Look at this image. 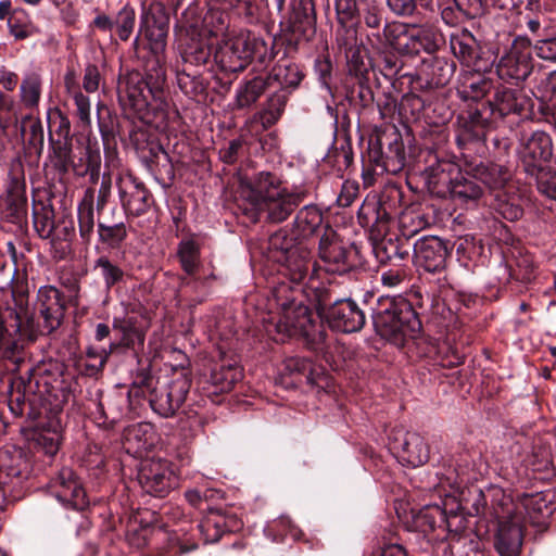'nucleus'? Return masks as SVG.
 <instances>
[{"label": "nucleus", "mask_w": 556, "mask_h": 556, "mask_svg": "<svg viewBox=\"0 0 556 556\" xmlns=\"http://www.w3.org/2000/svg\"><path fill=\"white\" fill-rule=\"evenodd\" d=\"M283 371L293 376H303L307 383L314 384V368L311 359L300 356L287 357L283 361Z\"/></svg>", "instance_id": "58"}, {"label": "nucleus", "mask_w": 556, "mask_h": 556, "mask_svg": "<svg viewBox=\"0 0 556 556\" xmlns=\"http://www.w3.org/2000/svg\"><path fill=\"white\" fill-rule=\"evenodd\" d=\"M323 321L336 331L352 333L363 329L366 317L352 299H336L323 313Z\"/></svg>", "instance_id": "14"}, {"label": "nucleus", "mask_w": 556, "mask_h": 556, "mask_svg": "<svg viewBox=\"0 0 556 556\" xmlns=\"http://www.w3.org/2000/svg\"><path fill=\"white\" fill-rule=\"evenodd\" d=\"M52 146L51 161L53 167L62 175H65L70 170V164L72 159V147L67 141H53L50 137Z\"/></svg>", "instance_id": "59"}, {"label": "nucleus", "mask_w": 556, "mask_h": 556, "mask_svg": "<svg viewBox=\"0 0 556 556\" xmlns=\"http://www.w3.org/2000/svg\"><path fill=\"white\" fill-rule=\"evenodd\" d=\"M153 427L148 422H139L128 427L125 431V440L132 444L136 451H147L153 445Z\"/></svg>", "instance_id": "48"}, {"label": "nucleus", "mask_w": 556, "mask_h": 556, "mask_svg": "<svg viewBox=\"0 0 556 556\" xmlns=\"http://www.w3.org/2000/svg\"><path fill=\"white\" fill-rule=\"evenodd\" d=\"M116 186L121 205L127 215L138 217L149 211L152 195L137 177L131 174L121 176Z\"/></svg>", "instance_id": "15"}, {"label": "nucleus", "mask_w": 556, "mask_h": 556, "mask_svg": "<svg viewBox=\"0 0 556 556\" xmlns=\"http://www.w3.org/2000/svg\"><path fill=\"white\" fill-rule=\"evenodd\" d=\"M394 213V208L384 198H371L364 201L357 217L363 226H370L374 231L381 235L387 231Z\"/></svg>", "instance_id": "22"}, {"label": "nucleus", "mask_w": 556, "mask_h": 556, "mask_svg": "<svg viewBox=\"0 0 556 556\" xmlns=\"http://www.w3.org/2000/svg\"><path fill=\"white\" fill-rule=\"evenodd\" d=\"M392 448L406 464L418 467L429 459V447L417 432L397 430L392 434Z\"/></svg>", "instance_id": "17"}, {"label": "nucleus", "mask_w": 556, "mask_h": 556, "mask_svg": "<svg viewBox=\"0 0 556 556\" xmlns=\"http://www.w3.org/2000/svg\"><path fill=\"white\" fill-rule=\"evenodd\" d=\"M242 372L237 364L216 365L210 375L208 384L212 394L229 392L241 379Z\"/></svg>", "instance_id": "31"}, {"label": "nucleus", "mask_w": 556, "mask_h": 556, "mask_svg": "<svg viewBox=\"0 0 556 556\" xmlns=\"http://www.w3.org/2000/svg\"><path fill=\"white\" fill-rule=\"evenodd\" d=\"M534 97L539 101L538 111L541 115L549 113L556 106L554 102L556 99V73H552L542 79L536 85Z\"/></svg>", "instance_id": "42"}, {"label": "nucleus", "mask_w": 556, "mask_h": 556, "mask_svg": "<svg viewBox=\"0 0 556 556\" xmlns=\"http://www.w3.org/2000/svg\"><path fill=\"white\" fill-rule=\"evenodd\" d=\"M376 331L394 345H404L421 330V321L412 303L402 295H382L372 312Z\"/></svg>", "instance_id": "4"}, {"label": "nucleus", "mask_w": 556, "mask_h": 556, "mask_svg": "<svg viewBox=\"0 0 556 556\" xmlns=\"http://www.w3.org/2000/svg\"><path fill=\"white\" fill-rule=\"evenodd\" d=\"M151 408L161 417L168 418L185 403L191 387V379L185 371L176 372L170 379L152 377L143 381Z\"/></svg>", "instance_id": "6"}, {"label": "nucleus", "mask_w": 556, "mask_h": 556, "mask_svg": "<svg viewBox=\"0 0 556 556\" xmlns=\"http://www.w3.org/2000/svg\"><path fill=\"white\" fill-rule=\"evenodd\" d=\"M496 88L497 85L492 78L478 76L464 81L457 92L463 100L480 101L495 92Z\"/></svg>", "instance_id": "36"}, {"label": "nucleus", "mask_w": 556, "mask_h": 556, "mask_svg": "<svg viewBox=\"0 0 556 556\" xmlns=\"http://www.w3.org/2000/svg\"><path fill=\"white\" fill-rule=\"evenodd\" d=\"M41 94V81L38 75L26 76L21 85V99L25 106L36 108Z\"/></svg>", "instance_id": "60"}, {"label": "nucleus", "mask_w": 556, "mask_h": 556, "mask_svg": "<svg viewBox=\"0 0 556 556\" xmlns=\"http://www.w3.org/2000/svg\"><path fill=\"white\" fill-rule=\"evenodd\" d=\"M135 10L129 5L123 7L116 14L114 18V28L122 41H127L130 38L135 27Z\"/></svg>", "instance_id": "61"}, {"label": "nucleus", "mask_w": 556, "mask_h": 556, "mask_svg": "<svg viewBox=\"0 0 556 556\" xmlns=\"http://www.w3.org/2000/svg\"><path fill=\"white\" fill-rule=\"evenodd\" d=\"M149 42L150 55L147 59H155L161 66H164V51L166 48V39L168 29H151L141 33Z\"/></svg>", "instance_id": "57"}, {"label": "nucleus", "mask_w": 556, "mask_h": 556, "mask_svg": "<svg viewBox=\"0 0 556 556\" xmlns=\"http://www.w3.org/2000/svg\"><path fill=\"white\" fill-rule=\"evenodd\" d=\"M450 47L456 58L468 64L476 55V40L471 33L466 29L451 34Z\"/></svg>", "instance_id": "41"}, {"label": "nucleus", "mask_w": 556, "mask_h": 556, "mask_svg": "<svg viewBox=\"0 0 556 556\" xmlns=\"http://www.w3.org/2000/svg\"><path fill=\"white\" fill-rule=\"evenodd\" d=\"M177 85L186 96L192 99L203 96L206 90V85L200 73L187 68L177 71Z\"/></svg>", "instance_id": "49"}, {"label": "nucleus", "mask_w": 556, "mask_h": 556, "mask_svg": "<svg viewBox=\"0 0 556 556\" xmlns=\"http://www.w3.org/2000/svg\"><path fill=\"white\" fill-rule=\"evenodd\" d=\"M450 548L452 556H484L482 540L472 534L453 539Z\"/></svg>", "instance_id": "51"}, {"label": "nucleus", "mask_w": 556, "mask_h": 556, "mask_svg": "<svg viewBox=\"0 0 556 556\" xmlns=\"http://www.w3.org/2000/svg\"><path fill=\"white\" fill-rule=\"evenodd\" d=\"M94 269L100 270L106 290L122 282L125 277L124 270L106 256H101L96 261Z\"/></svg>", "instance_id": "55"}, {"label": "nucleus", "mask_w": 556, "mask_h": 556, "mask_svg": "<svg viewBox=\"0 0 556 556\" xmlns=\"http://www.w3.org/2000/svg\"><path fill=\"white\" fill-rule=\"evenodd\" d=\"M287 30L296 40H311L316 33V11L313 0H298L291 5L287 21Z\"/></svg>", "instance_id": "21"}, {"label": "nucleus", "mask_w": 556, "mask_h": 556, "mask_svg": "<svg viewBox=\"0 0 556 556\" xmlns=\"http://www.w3.org/2000/svg\"><path fill=\"white\" fill-rule=\"evenodd\" d=\"M492 205L498 215L509 222L518 220L523 215V208L518 195H509L506 192L498 191Z\"/></svg>", "instance_id": "45"}, {"label": "nucleus", "mask_w": 556, "mask_h": 556, "mask_svg": "<svg viewBox=\"0 0 556 556\" xmlns=\"http://www.w3.org/2000/svg\"><path fill=\"white\" fill-rule=\"evenodd\" d=\"M177 255L184 271L192 277L200 267V247L193 239H184L178 244Z\"/></svg>", "instance_id": "44"}, {"label": "nucleus", "mask_w": 556, "mask_h": 556, "mask_svg": "<svg viewBox=\"0 0 556 556\" xmlns=\"http://www.w3.org/2000/svg\"><path fill=\"white\" fill-rule=\"evenodd\" d=\"M468 174L493 190L503 189L511 178L508 167L491 162L468 165Z\"/></svg>", "instance_id": "26"}, {"label": "nucleus", "mask_w": 556, "mask_h": 556, "mask_svg": "<svg viewBox=\"0 0 556 556\" xmlns=\"http://www.w3.org/2000/svg\"><path fill=\"white\" fill-rule=\"evenodd\" d=\"M509 276L523 283L534 280L536 277V265L533 256L529 253H519L515 257L514 264L509 265Z\"/></svg>", "instance_id": "50"}, {"label": "nucleus", "mask_w": 556, "mask_h": 556, "mask_svg": "<svg viewBox=\"0 0 556 556\" xmlns=\"http://www.w3.org/2000/svg\"><path fill=\"white\" fill-rule=\"evenodd\" d=\"M94 193L96 190L92 187L87 188L77 206L79 237L85 244L91 242L94 232Z\"/></svg>", "instance_id": "29"}, {"label": "nucleus", "mask_w": 556, "mask_h": 556, "mask_svg": "<svg viewBox=\"0 0 556 556\" xmlns=\"http://www.w3.org/2000/svg\"><path fill=\"white\" fill-rule=\"evenodd\" d=\"M113 328L121 332V344L123 346L136 349V346L143 345L146 336L143 330L138 326L136 318H114Z\"/></svg>", "instance_id": "37"}, {"label": "nucleus", "mask_w": 556, "mask_h": 556, "mask_svg": "<svg viewBox=\"0 0 556 556\" xmlns=\"http://www.w3.org/2000/svg\"><path fill=\"white\" fill-rule=\"evenodd\" d=\"M306 287L309 290V293H307L306 296L309 299V301L314 302L318 314L317 318L315 319L313 313L311 312L312 318L316 324L320 325L324 331L323 339L312 342L319 343L325 341L327 336L323 326V313L326 311L327 307H329L333 303L334 300L332 299V291L329 288L325 287L319 281H316L312 277L309 278V281L306 283Z\"/></svg>", "instance_id": "32"}, {"label": "nucleus", "mask_w": 556, "mask_h": 556, "mask_svg": "<svg viewBox=\"0 0 556 556\" xmlns=\"http://www.w3.org/2000/svg\"><path fill=\"white\" fill-rule=\"evenodd\" d=\"M410 40L420 45L427 53H434L444 43L443 34L434 26L421 27L417 34L410 35Z\"/></svg>", "instance_id": "54"}, {"label": "nucleus", "mask_w": 556, "mask_h": 556, "mask_svg": "<svg viewBox=\"0 0 556 556\" xmlns=\"http://www.w3.org/2000/svg\"><path fill=\"white\" fill-rule=\"evenodd\" d=\"M486 104L491 114L497 113L501 117L514 114L528 118L532 114L533 102L526 93L518 89H511L498 85L493 99H488Z\"/></svg>", "instance_id": "16"}, {"label": "nucleus", "mask_w": 556, "mask_h": 556, "mask_svg": "<svg viewBox=\"0 0 556 556\" xmlns=\"http://www.w3.org/2000/svg\"><path fill=\"white\" fill-rule=\"evenodd\" d=\"M518 141V157L525 172L531 176L536 175L552 159L551 136L543 130H534L530 134L521 131Z\"/></svg>", "instance_id": "9"}, {"label": "nucleus", "mask_w": 556, "mask_h": 556, "mask_svg": "<svg viewBox=\"0 0 556 556\" xmlns=\"http://www.w3.org/2000/svg\"><path fill=\"white\" fill-rule=\"evenodd\" d=\"M460 174V167L448 160H438L424 172V179L428 191L438 198H447L456 175Z\"/></svg>", "instance_id": "20"}, {"label": "nucleus", "mask_w": 556, "mask_h": 556, "mask_svg": "<svg viewBox=\"0 0 556 556\" xmlns=\"http://www.w3.org/2000/svg\"><path fill=\"white\" fill-rule=\"evenodd\" d=\"M271 86V77L255 75L247 77L236 90V104L238 109L252 106L260 97Z\"/></svg>", "instance_id": "27"}, {"label": "nucleus", "mask_w": 556, "mask_h": 556, "mask_svg": "<svg viewBox=\"0 0 556 556\" xmlns=\"http://www.w3.org/2000/svg\"><path fill=\"white\" fill-rule=\"evenodd\" d=\"M127 408L128 400L122 394H115L109 396L105 402L97 404V414H99L103 424L113 426L124 417Z\"/></svg>", "instance_id": "38"}, {"label": "nucleus", "mask_w": 556, "mask_h": 556, "mask_svg": "<svg viewBox=\"0 0 556 556\" xmlns=\"http://www.w3.org/2000/svg\"><path fill=\"white\" fill-rule=\"evenodd\" d=\"M12 298L14 302V314L16 318L15 327L20 330L22 328H35V312L28 303V283L26 280H17L12 287Z\"/></svg>", "instance_id": "28"}, {"label": "nucleus", "mask_w": 556, "mask_h": 556, "mask_svg": "<svg viewBox=\"0 0 556 556\" xmlns=\"http://www.w3.org/2000/svg\"><path fill=\"white\" fill-rule=\"evenodd\" d=\"M422 72L431 87H443L450 83L455 72V64L443 58H433L424 63Z\"/></svg>", "instance_id": "34"}, {"label": "nucleus", "mask_w": 556, "mask_h": 556, "mask_svg": "<svg viewBox=\"0 0 556 556\" xmlns=\"http://www.w3.org/2000/svg\"><path fill=\"white\" fill-rule=\"evenodd\" d=\"M525 454L521 463L533 471L546 470L552 464L551 446L542 438L534 439Z\"/></svg>", "instance_id": "35"}, {"label": "nucleus", "mask_w": 556, "mask_h": 556, "mask_svg": "<svg viewBox=\"0 0 556 556\" xmlns=\"http://www.w3.org/2000/svg\"><path fill=\"white\" fill-rule=\"evenodd\" d=\"M321 227L323 214L320 210L314 204H308L298 211L292 229L296 237L305 239L318 232Z\"/></svg>", "instance_id": "30"}, {"label": "nucleus", "mask_w": 556, "mask_h": 556, "mask_svg": "<svg viewBox=\"0 0 556 556\" xmlns=\"http://www.w3.org/2000/svg\"><path fill=\"white\" fill-rule=\"evenodd\" d=\"M532 67L530 52L514 46L500 59L496 72L501 79L522 81L531 74Z\"/></svg>", "instance_id": "23"}, {"label": "nucleus", "mask_w": 556, "mask_h": 556, "mask_svg": "<svg viewBox=\"0 0 556 556\" xmlns=\"http://www.w3.org/2000/svg\"><path fill=\"white\" fill-rule=\"evenodd\" d=\"M138 482L146 493L155 497H165L178 488L179 478L169 460L152 458L141 463Z\"/></svg>", "instance_id": "8"}, {"label": "nucleus", "mask_w": 556, "mask_h": 556, "mask_svg": "<svg viewBox=\"0 0 556 556\" xmlns=\"http://www.w3.org/2000/svg\"><path fill=\"white\" fill-rule=\"evenodd\" d=\"M378 138L386 151V164L388 173L396 174L405 165V149L401 134L395 127L384 130Z\"/></svg>", "instance_id": "25"}, {"label": "nucleus", "mask_w": 556, "mask_h": 556, "mask_svg": "<svg viewBox=\"0 0 556 556\" xmlns=\"http://www.w3.org/2000/svg\"><path fill=\"white\" fill-rule=\"evenodd\" d=\"M489 117L480 109H469L457 115L455 123V138L459 148L485 138L489 128Z\"/></svg>", "instance_id": "19"}, {"label": "nucleus", "mask_w": 556, "mask_h": 556, "mask_svg": "<svg viewBox=\"0 0 556 556\" xmlns=\"http://www.w3.org/2000/svg\"><path fill=\"white\" fill-rule=\"evenodd\" d=\"M227 18L228 14L216 8L211 2L208 3V9L203 16V26L207 29V31L212 35H218L227 27Z\"/></svg>", "instance_id": "64"}, {"label": "nucleus", "mask_w": 556, "mask_h": 556, "mask_svg": "<svg viewBox=\"0 0 556 556\" xmlns=\"http://www.w3.org/2000/svg\"><path fill=\"white\" fill-rule=\"evenodd\" d=\"M212 55L211 47L203 40L190 39L181 51V58L185 64L204 65Z\"/></svg>", "instance_id": "52"}, {"label": "nucleus", "mask_w": 556, "mask_h": 556, "mask_svg": "<svg viewBox=\"0 0 556 556\" xmlns=\"http://www.w3.org/2000/svg\"><path fill=\"white\" fill-rule=\"evenodd\" d=\"M283 263V275L296 287L279 283L274 289L275 300L280 307L278 320L270 321L266 331L277 342H283L286 338L302 336L307 341H316L324 338L320 325L316 324L311 309L304 304V286L314 278L316 271L315 261L311 251L305 247H298L286 254Z\"/></svg>", "instance_id": "1"}, {"label": "nucleus", "mask_w": 556, "mask_h": 556, "mask_svg": "<svg viewBox=\"0 0 556 556\" xmlns=\"http://www.w3.org/2000/svg\"><path fill=\"white\" fill-rule=\"evenodd\" d=\"M412 224L416 225L415 229H409L405 222H403V236L400 237H383L376 240L372 245L374 254L380 264L394 263L397 265L399 262L404 261L409 256L412 244L409 243V237L417 233L419 228L427 225L422 215H416L412 217Z\"/></svg>", "instance_id": "12"}, {"label": "nucleus", "mask_w": 556, "mask_h": 556, "mask_svg": "<svg viewBox=\"0 0 556 556\" xmlns=\"http://www.w3.org/2000/svg\"><path fill=\"white\" fill-rule=\"evenodd\" d=\"M417 263L429 273L441 271L446 264L448 249L446 243L435 236L419 238L413 245Z\"/></svg>", "instance_id": "18"}, {"label": "nucleus", "mask_w": 556, "mask_h": 556, "mask_svg": "<svg viewBox=\"0 0 556 556\" xmlns=\"http://www.w3.org/2000/svg\"><path fill=\"white\" fill-rule=\"evenodd\" d=\"M166 70L155 59H147L144 74L131 71L119 75L117 98L124 110L131 111L139 119L151 123L150 111L159 108L164 99Z\"/></svg>", "instance_id": "3"}, {"label": "nucleus", "mask_w": 556, "mask_h": 556, "mask_svg": "<svg viewBox=\"0 0 556 556\" xmlns=\"http://www.w3.org/2000/svg\"><path fill=\"white\" fill-rule=\"evenodd\" d=\"M49 492L65 508L84 510L89 505L87 493L80 479L68 467H63L49 482Z\"/></svg>", "instance_id": "11"}, {"label": "nucleus", "mask_w": 556, "mask_h": 556, "mask_svg": "<svg viewBox=\"0 0 556 556\" xmlns=\"http://www.w3.org/2000/svg\"><path fill=\"white\" fill-rule=\"evenodd\" d=\"M168 29L169 16L161 4L152 5L141 16L140 33L151 29Z\"/></svg>", "instance_id": "56"}, {"label": "nucleus", "mask_w": 556, "mask_h": 556, "mask_svg": "<svg viewBox=\"0 0 556 556\" xmlns=\"http://www.w3.org/2000/svg\"><path fill=\"white\" fill-rule=\"evenodd\" d=\"M31 311L35 312V326L41 328L42 332L51 333L60 327L64 316L61 292L52 286L41 287Z\"/></svg>", "instance_id": "13"}, {"label": "nucleus", "mask_w": 556, "mask_h": 556, "mask_svg": "<svg viewBox=\"0 0 556 556\" xmlns=\"http://www.w3.org/2000/svg\"><path fill=\"white\" fill-rule=\"evenodd\" d=\"M477 180L471 174H468V167L465 174L460 170V174L456 175V180L448 197L459 205L477 206L484 193L483 188Z\"/></svg>", "instance_id": "24"}, {"label": "nucleus", "mask_w": 556, "mask_h": 556, "mask_svg": "<svg viewBox=\"0 0 556 556\" xmlns=\"http://www.w3.org/2000/svg\"><path fill=\"white\" fill-rule=\"evenodd\" d=\"M21 134L24 142L40 154L43 149V127L41 121L31 115L23 117L21 121Z\"/></svg>", "instance_id": "47"}, {"label": "nucleus", "mask_w": 556, "mask_h": 556, "mask_svg": "<svg viewBox=\"0 0 556 556\" xmlns=\"http://www.w3.org/2000/svg\"><path fill=\"white\" fill-rule=\"evenodd\" d=\"M343 248L342 242L339 240L336 231L326 226L318 243V255L323 263L330 260L334 252Z\"/></svg>", "instance_id": "63"}, {"label": "nucleus", "mask_w": 556, "mask_h": 556, "mask_svg": "<svg viewBox=\"0 0 556 556\" xmlns=\"http://www.w3.org/2000/svg\"><path fill=\"white\" fill-rule=\"evenodd\" d=\"M493 515L497 520L494 547L500 556H519L522 546V518L515 514L514 501L503 495L493 505Z\"/></svg>", "instance_id": "7"}, {"label": "nucleus", "mask_w": 556, "mask_h": 556, "mask_svg": "<svg viewBox=\"0 0 556 556\" xmlns=\"http://www.w3.org/2000/svg\"><path fill=\"white\" fill-rule=\"evenodd\" d=\"M97 231L99 241L112 249H117L127 238V228L123 222L108 224L98 219Z\"/></svg>", "instance_id": "46"}, {"label": "nucleus", "mask_w": 556, "mask_h": 556, "mask_svg": "<svg viewBox=\"0 0 556 556\" xmlns=\"http://www.w3.org/2000/svg\"><path fill=\"white\" fill-rule=\"evenodd\" d=\"M223 513L219 510L211 511L199 525L198 529L203 538L204 543L217 542L224 532Z\"/></svg>", "instance_id": "53"}, {"label": "nucleus", "mask_w": 556, "mask_h": 556, "mask_svg": "<svg viewBox=\"0 0 556 556\" xmlns=\"http://www.w3.org/2000/svg\"><path fill=\"white\" fill-rule=\"evenodd\" d=\"M33 223L40 238L53 239L56 224L54 220V210L51 205L43 203L34 205Z\"/></svg>", "instance_id": "40"}, {"label": "nucleus", "mask_w": 556, "mask_h": 556, "mask_svg": "<svg viewBox=\"0 0 556 556\" xmlns=\"http://www.w3.org/2000/svg\"><path fill=\"white\" fill-rule=\"evenodd\" d=\"M288 96L286 91L279 90L273 93L266 101L264 109L260 112V119L264 128H270L281 117Z\"/></svg>", "instance_id": "43"}, {"label": "nucleus", "mask_w": 556, "mask_h": 556, "mask_svg": "<svg viewBox=\"0 0 556 556\" xmlns=\"http://www.w3.org/2000/svg\"><path fill=\"white\" fill-rule=\"evenodd\" d=\"M267 76L271 77V83L277 81L281 86L280 90L286 91V89L298 88L305 75L298 64L282 60L273 67L271 73Z\"/></svg>", "instance_id": "33"}, {"label": "nucleus", "mask_w": 556, "mask_h": 556, "mask_svg": "<svg viewBox=\"0 0 556 556\" xmlns=\"http://www.w3.org/2000/svg\"><path fill=\"white\" fill-rule=\"evenodd\" d=\"M299 240L300 238L293 231L290 235L287 229L281 228L269 237L268 249L271 253L278 254L273 255V257L280 262L286 257V254H291V250L304 245Z\"/></svg>", "instance_id": "39"}, {"label": "nucleus", "mask_w": 556, "mask_h": 556, "mask_svg": "<svg viewBox=\"0 0 556 556\" xmlns=\"http://www.w3.org/2000/svg\"><path fill=\"white\" fill-rule=\"evenodd\" d=\"M10 182L8 186L9 197H15L18 200V205L23 204V194H25V178L24 168L20 160L14 161L10 168Z\"/></svg>", "instance_id": "62"}, {"label": "nucleus", "mask_w": 556, "mask_h": 556, "mask_svg": "<svg viewBox=\"0 0 556 556\" xmlns=\"http://www.w3.org/2000/svg\"><path fill=\"white\" fill-rule=\"evenodd\" d=\"M456 521H462L457 515L446 516L445 511L438 505H428L418 511H412V519L408 522L409 530L421 533L429 542L445 538V532H451Z\"/></svg>", "instance_id": "10"}, {"label": "nucleus", "mask_w": 556, "mask_h": 556, "mask_svg": "<svg viewBox=\"0 0 556 556\" xmlns=\"http://www.w3.org/2000/svg\"><path fill=\"white\" fill-rule=\"evenodd\" d=\"M306 197V191L283 188L275 174L260 172L241 180L242 204L239 207L251 222H257L263 214L266 220L279 224L288 219Z\"/></svg>", "instance_id": "2"}, {"label": "nucleus", "mask_w": 556, "mask_h": 556, "mask_svg": "<svg viewBox=\"0 0 556 556\" xmlns=\"http://www.w3.org/2000/svg\"><path fill=\"white\" fill-rule=\"evenodd\" d=\"M266 42L249 30L224 40L214 52V61L225 73L243 71L254 56L261 62L266 56Z\"/></svg>", "instance_id": "5"}]
</instances>
